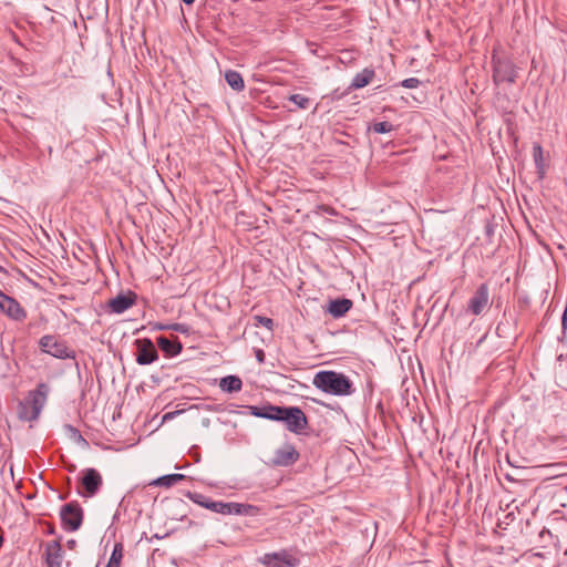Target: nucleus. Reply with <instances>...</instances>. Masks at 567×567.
Listing matches in <instances>:
<instances>
[{
	"mask_svg": "<svg viewBox=\"0 0 567 567\" xmlns=\"http://www.w3.org/2000/svg\"><path fill=\"white\" fill-rule=\"evenodd\" d=\"M375 76V72L371 68H365L361 72L357 73L352 79L351 84L349 85V90H359L372 82Z\"/></svg>",
	"mask_w": 567,
	"mask_h": 567,
	"instance_id": "obj_19",
	"label": "nucleus"
},
{
	"mask_svg": "<svg viewBox=\"0 0 567 567\" xmlns=\"http://www.w3.org/2000/svg\"><path fill=\"white\" fill-rule=\"evenodd\" d=\"M38 391H41V390H44V384H39L38 388H37Z\"/></svg>",
	"mask_w": 567,
	"mask_h": 567,
	"instance_id": "obj_37",
	"label": "nucleus"
},
{
	"mask_svg": "<svg viewBox=\"0 0 567 567\" xmlns=\"http://www.w3.org/2000/svg\"><path fill=\"white\" fill-rule=\"evenodd\" d=\"M60 516L64 528L75 532L82 525L83 511L76 502H71L62 506Z\"/></svg>",
	"mask_w": 567,
	"mask_h": 567,
	"instance_id": "obj_7",
	"label": "nucleus"
},
{
	"mask_svg": "<svg viewBox=\"0 0 567 567\" xmlns=\"http://www.w3.org/2000/svg\"><path fill=\"white\" fill-rule=\"evenodd\" d=\"M217 382V379H214L212 383H209V385H215Z\"/></svg>",
	"mask_w": 567,
	"mask_h": 567,
	"instance_id": "obj_38",
	"label": "nucleus"
},
{
	"mask_svg": "<svg viewBox=\"0 0 567 567\" xmlns=\"http://www.w3.org/2000/svg\"><path fill=\"white\" fill-rule=\"evenodd\" d=\"M493 80L496 85L501 83H514L517 76V71L514 63L504 56L493 54Z\"/></svg>",
	"mask_w": 567,
	"mask_h": 567,
	"instance_id": "obj_6",
	"label": "nucleus"
},
{
	"mask_svg": "<svg viewBox=\"0 0 567 567\" xmlns=\"http://www.w3.org/2000/svg\"><path fill=\"white\" fill-rule=\"evenodd\" d=\"M502 327H503V322H499V323H498V326H497V328H496L497 333H498L499 336H502V332H503Z\"/></svg>",
	"mask_w": 567,
	"mask_h": 567,
	"instance_id": "obj_33",
	"label": "nucleus"
},
{
	"mask_svg": "<svg viewBox=\"0 0 567 567\" xmlns=\"http://www.w3.org/2000/svg\"><path fill=\"white\" fill-rule=\"evenodd\" d=\"M284 406L265 404L260 406H250V413L254 416L262 417L271 421H279Z\"/></svg>",
	"mask_w": 567,
	"mask_h": 567,
	"instance_id": "obj_15",
	"label": "nucleus"
},
{
	"mask_svg": "<svg viewBox=\"0 0 567 567\" xmlns=\"http://www.w3.org/2000/svg\"><path fill=\"white\" fill-rule=\"evenodd\" d=\"M257 359L262 362L264 361V352L261 350L257 351Z\"/></svg>",
	"mask_w": 567,
	"mask_h": 567,
	"instance_id": "obj_32",
	"label": "nucleus"
},
{
	"mask_svg": "<svg viewBox=\"0 0 567 567\" xmlns=\"http://www.w3.org/2000/svg\"><path fill=\"white\" fill-rule=\"evenodd\" d=\"M204 507L221 515L254 516L258 513V507H256L255 505L235 502L224 503L216 501H206Z\"/></svg>",
	"mask_w": 567,
	"mask_h": 567,
	"instance_id": "obj_5",
	"label": "nucleus"
},
{
	"mask_svg": "<svg viewBox=\"0 0 567 567\" xmlns=\"http://www.w3.org/2000/svg\"><path fill=\"white\" fill-rule=\"evenodd\" d=\"M195 503L199 504L200 506L204 507V504L206 503V501H209L208 498H206L204 495L202 494H194L192 497H190Z\"/></svg>",
	"mask_w": 567,
	"mask_h": 567,
	"instance_id": "obj_30",
	"label": "nucleus"
},
{
	"mask_svg": "<svg viewBox=\"0 0 567 567\" xmlns=\"http://www.w3.org/2000/svg\"><path fill=\"white\" fill-rule=\"evenodd\" d=\"M289 101L297 105L298 109L307 110L310 106V99L302 94H291Z\"/></svg>",
	"mask_w": 567,
	"mask_h": 567,
	"instance_id": "obj_25",
	"label": "nucleus"
},
{
	"mask_svg": "<svg viewBox=\"0 0 567 567\" xmlns=\"http://www.w3.org/2000/svg\"><path fill=\"white\" fill-rule=\"evenodd\" d=\"M218 385L220 390H240L243 382L236 375H227L220 379Z\"/></svg>",
	"mask_w": 567,
	"mask_h": 567,
	"instance_id": "obj_23",
	"label": "nucleus"
},
{
	"mask_svg": "<svg viewBox=\"0 0 567 567\" xmlns=\"http://www.w3.org/2000/svg\"><path fill=\"white\" fill-rule=\"evenodd\" d=\"M47 402L45 392H29L23 399L18 400L17 415L19 420L35 421Z\"/></svg>",
	"mask_w": 567,
	"mask_h": 567,
	"instance_id": "obj_1",
	"label": "nucleus"
},
{
	"mask_svg": "<svg viewBox=\"0 0 567 567\" xmlns=\"http://www.w3.org/2000/svg\"><path fill=\"white\" fill-rule=\"evenodd\" d=\"M135 295H118L109 301V308L114 313H123L135 302Z\"/></svg>",
	"mask_w": 567,
	"mask_h": 567,
	"instance_id": "obj_17",
	"label": "nucleus"
},
{
	"mask_svg": "<svg viewBox=\"0 0 567 567\" xmlns=\"http://www.w3.org/2000/svg\"><path fill=\"white\" fill-rule=\"evenodd\" d=\"M318 390H351L354 382L343 373L320 371L312 381Z\"/></svg>",
	"mask_w": 567,
	"mask_h": 567,
	"instance_id": "obj_2",
	"label": "nucleus"
},
{
	"mask_svg": "<svg viewBox=\"0 0 567 567\" xmlns=\"http://www.w3.org/2000/svg\"><path fill=\"white\" fill-rule=\"evenodd\" d=\"M353 306L352 300L348 298H338L330 300L327 306V312L332 318L338 319L343 317Z\"/></svg>",
	"mask_w": 567,
	"mask_h": 567,
	"instance_id": "obj_16",
	"label": "nucleus"
},
{
	"mask_svg": "<svg viewBox=\"0 0 567 567\" xmlns=\"http://www.w3.org/2000/svg\"><path fill=\"white\" fill-rule=\"evenodd\" d=\"M259 561L266 567H296L299 564L298 558L285 549L277 553H267L259 558Z\"/></svg>",
	"mask_w": 567,
	"mask_h": 567,
	"instance_id": "obj_9",
	"label": "nucleus"
},
{
	"mask_svg": "<svg viewBox=\"0 0 567 567\" xmlns=\"http://www.w3.org/2000/svg\"><path fill=\"white\" fill-rule=\"evenodd\" d=\"M184 478L185 475L183 474H168L156 478L152 484L156 486L171 487Z\"/></svg>",
	"mask_w": 567,
	"mask_h": 567,
	"instance_id": "obj_22",
	"label": "nucleus"
},
{
	"mask_svg": "<svg viewBox=\"0 0 567 567\" xmlns=\"http://www.w3.org/2000/svg\"><path fill=\"white\" fill-rule=\"evenodd\" d=\"M39 348L42 352L56 359H75V351L69 348L66 342L59 336H43L39 340Z\"/></svg>",
	"mask_w": 567,
	"mask_h": 567,
	"instance_id": "obj_3",
	"label": "nucleus"
},
{
	"mask_svg": "<svg viewBox=\"0 0 567 567\" xmlns=\"http://www.w3.org/2000/svg\"><path fill=\"white\" fill-rule=\"evenodd\" d=\"M183 2L185 4H193L195 2V0H183Z\"/></svg>",
	"mask_w": 567,
	"mask_h": 567,
	"instance_id": "obj_36",
	"label": "nucleus"
},
{
	"mask_svg": "<svg viewBox=\"0 0 567 567\" xmlns=\"http://www.w3.org/2000/svg\"><path fill=\"white\" fill-rule=\"evenodd\" d=\"M136 346V362L138 364L145 365L151 364L155 360H157L158 354L157 350L155 349V346L153 342L145 338V339H137L135 340Z\"/></svg>",
	"mask_w": 567,
	"mask_h": 567,
	"instance_id": "obj_11",
	"label": "nucleus"
},
{
	"mask_svg": "<svg viewBox=\"0 0 567 567\" xmlns=\"http://www.w3.org/2000/svg\"><path fill=\"white\" fill-rule=\"evenodd\" d=\"M122 558H123V546H122V544L117 543V544H115V546L113 548V551L111 554V557L109 559L106 567H120Z\"/></svg>",
	"mask_w": 567,
	"mask_h": 567,
	"instance_id": "obj_24",
	"label": "nucleus"
},
{
	"mask_svg": "<svg viewBox=\"0 0 567 567\" xmlns=\"http://www.w3.org/2000/svg\"><path fill=\"white\" fill-rule=\"evenodd\" d=\"M394 126L390 122H377L373 123L371 130L378 134H384L393 131Z\"/></svg>",
	"mask_w": 567,
	"mask_h": 567,
	"instance_id": "obj_26",
	"label": "nucleus"
},
{
	"mask_svg": "<svg viewBox=\"0 0 567 567\" xmlns=\"http://www.w3.org/2000/svg\"><path fill=\"white\" fill-rule=\"evenodd\" d=\"M225 80L227 84L235 91H243L245 82L241 74L237 71L229 70L225 73Z\"/></svg>",
	"mask_w": 567,
	"mask_h": 567,
	"instance_id": "obj_21",
	"label": "nucleus"
},
{
	"mask_svg": "<svg viewBox=\"0 0 567 567\" xmlns=\"http://www.w3.org/2000/svg\"><path fill=\"white\" fill-rule=\"evenodd\" d=\"M533 157L537 169V175L542 179L545 176L546 167L544 163V152L540 144L536 143L533 146Z\"/></svg>",
	"mask_w": 567,
	"mask_h": 567,
	"instance_id": "obj_20",
	"label": "nucleus"
},
{
	"mask_svg": "<svg viewBox=\"0 0 567 567\" xmlns=\"http://www.w3.org/2000/svg\"><path fill=\"white\" fill-rule=\"evenodd\" d=\"M0 312L6 315L9 319L22 322L27 318L25 309L14 298L6 295L0 290Z\"/></svg>",
	"mask_w": 567,
	"mask_h": 567,
	"instance_id": "obj_8",
	"label": "nucleus"
},
{
	"mask_svg": "<svg viewBox=\"0 0 567 567\" xmlns=\"http://www.w3.org/2000/svg\"><path fill=\"white\" fill-rule=\"evenodd\" d=\"M331 393H332V394H338V395H340V394H350L351 392H341V391H338V392H331Z\"/></svg>",
	"mask_w": 567,
	"mask_h": 567,
	"instance_id": "obj_35",
	"label": "nucleus"
},
{
	"mask_svg": "<svg viewBox=\"0 0 567 567\" xmlns=\"http://www.w3.org/2000/svg\"><path fill=\"white\" fill-rule=\"evenodd\" d=\"M421 84V81L416 78H409L401 82V85L406 89H416Z\"/></svg>",
	"mask_w": 567,
	"mask_h": 567,
	"instance_id": "obj_27",
	"label": "nucleus"
},
{
	"mask_svg": "<svg viewBox=\"0 0 567 567\" xmlns=\"http://www.w3.org/2000/svg\"><path fill=\"white\" fill-rule=\"evenodd\" d=\"M278 422H282L286 429L293 434H303L309 426L308 417L298 406H284Z\"/></svg>",
	"mask_w": 567,
	"mask_h": 567,
	"instance_id": "obj_4",
	"label": "nucleus"
},
{
	"mask_svg": "<svg viewBox=\"0 0 567 567\" xmlns=\"http://www.w3.org/2000/svg\"><path fill=\"white\" fill-rule=\"evenodd\" d=\"M185 411V409L167 412L163 415V422L174 419L177 414Z\"/></svg>",
	"mask_w": 567,
	"mask_h": 567,
	"instance_id": "obj_31",
	"label": "nucleus"
},
{
	"mask_svg": "<svg viewBox=\"0 0 567 567\" xmlns=\"http://www.w3.org/2000/svg\"><path fill=\"white\" fill-rule=\"evenodd\" d=\"M167 329L174 330V331H177V332H181V333H187L188 332V327L186 324H183V323L168 324Z\"/></svg>",
	"mask_w": 567,
	"mask_h": 567,
	"instance_id": "obj_29",
	"label": "nucleus"
},
{
	"mask_svg": "<svg viewBox=\"0 0 567 567\" xmlns=\"http://www.w3.org/2000/svg\"><path fill=\"white\" fill-rule=\"evenodd\" d=\"M157 346L158 348L167 355L169 357H173V355H177L178 353H181L182 349H183V346L182 343L178 341L177 338H174L173 340L164 337V336H159L157 339Z\"/></svg>",
	"mask_w": 567,
	"mask_h": 567,
	"instance_id": "obj_18",
	"label": "nucleus"
},
{
	"mask_svg": "<svg viewBox=\"0 0 567 567\" xmlns=\"http://www.w3.org/2000/svg\"><path fill=\"white\" fill-rule=\"evenodd\" d=\"M63 549L59 540H52L45 545V563L48 567H61Z\"/></svg>",
	"mask_w": 567,
	"mask_h": 567,
	"instance_id": "obj_14",
	"label": "nucleus"
},
{
	"mask_svg": "<svg viewBox=\"0 0 567 567\" xmlns=\"http://www.w3.org/2000/svg\"><path fill=\"white\" fill-rule=\"evenodd\" d=\"M256 319H257V321H258L261 326L266 327V328H267V329H269V330H272V327H274V321H272V319L267 318V317H261V316H257V317H256Z\"/></svg>",
	"mask_w": 567,
	"mask_h": 567,
	"instance_id": "obj_28",
	"label": "nucleus"
},
{
	"mask_svg": "<svg viewBox=\"0 0 567 567\" xmlns=\"http://www.w3.org/2000/svg\"><path fill=\"white\" fill-rule=\"evenodd\" d=\"M299 460V452L292 444H285L276 450L271 463L276 466H290Z\"/></svg>",
	"mask_w": 567,
	"mask_h": 567,
	"instance_id": "obj_13",
	"label": "nucleus"
},
{
	"mask_svg": "<svg viewBox=\"0 0 567 567\" xmlns=\"http://www.w3.org/2000/svg\"><path fill=\"white\" fill-rule=\"evenodd\" d=\"M103 483L101 474L95 468H85L82 471L81 484L85 489V496H94Z\"/></svg>",
	"mask_w": 567,
	"mask_h": 567,
	"instance_id": "obj_12",
	"label": "nucleus"
},
{
	"mask_svg": "<svg viewBox=\"0 0 567 567\" xmlns=\"http://www.w3.org/2000/svg\"><path fill=\"white\" fill-rule=\"evenodd\" d=\"M489 305V290L486 284H482L478 286L472 298L468 300L467 310L475 315L480 316Z\"/></svg>",
	"mask_w": 567,
	"mask_h": 567,
	"instance_id": "obj_10",
	"label": "nucleus"
},
{
	"mask_svg": "<svg viewBox=\"0 0 567 567\" xmlns=\"http://www.w3.org/2000/svg\"><path fill=\"white\" fill-rule=\"evenodd\" d=\"M167 327H168V326H165V324H158V326L156 327V329H157V330H168V329H167Z\"/></svg>",
	"mask_w": 567,
	"mask_h": 567,
	"instance_id": "obj_34",
	"label": "nucleus"
}]
</instances>
